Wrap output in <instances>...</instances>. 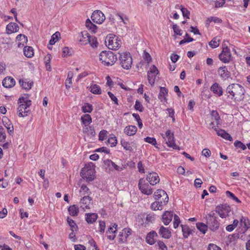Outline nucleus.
<instances>
[{
  "label": "nucleus",
  "mask_w": 250,
  "mask_h": 250,
  "mask_svg": "<svg viewBox=\"0 0 250 250\" xmlns=\"http://www.w3.org/2000/svg\"><path fill=\"white\" fill-rule=\"evenodd\" d=\"M226 93L228 98L235 102H241L244 99L245 90L240 84L232 83L227 86Z\"/></svg>",
  "instance_id": "nucleus-1"
},
{
  "label": "nucleus",
  "mask_w": 250,
  "mask_h": 250,
  "mask_svg": "<svg viewBox=\"0 0 250 250\" xmlns=\"http://www.w3.org/2000/svg\"><path fill=\"white\" fill-rule=\"evenodd\" d=\"M17 114L20 117H24L28 116L31 112L30 106L31 105V101L22 97L19 99Z\"/></svg>",
  "instance_id": "nucleus-2"
},
{
  "label": "nucleus",
  "mask_w": 250,
  "mask_h": 250,
  "mask_svg": "<svg viewBox=\"0 0 250 250\" xmlns=\"http://www.w3.org/2000/svg\"><path fill=\"white\" fill-rule=\"evenodd\" d=\"M99 59L105 66L113 65L117 60V56L110 51H103L99 55Z\"/></svg>",
  "instance_id": "nucleus-3"
},
{
  "label": "nucleus",
  "mask_w": 250,
  "mask_h": 250,
  "mask_svg": "<svg viewBox=\"0 0 250 250\" xmlns=\"http://www.w3.org/2000/svg\"><path fill=\"white\" fill-rule=\"evenodd\" d=\"M206 223L210 230L215 231L219 229L220 223L218 220V217L213 211L208 214L206 216Z\"/></svg>",
  "instance_id": "nucleus-4"
},
{
  "label": "nucleus",
  "mask_w": 250,
  "mask_h": 250,
  "mask_svg": "<svg viewBox=\"0 0 250 250\" xmlns=\"http://www.w3.org/2000/svg\"><path fill=\"white\" fill-rule=\"evenodd\" d=\"M119 61L122 67L129 69L132 64V59L129 52H123L120 54Z\"/></svg>",
  "instance_id": "nucleus-5"
},
{
  "label": "nucleus",
  "mask_w": 250,
  "mask_h": 250,
  "mask_svg": "<svg viewBox=\"0 0 250 250\" xmlns=\"http://www.w3.org/2000/svg\"><path fill=\"white\" fill-rule=\"evenodd\" d=\"M106 40H107V47L110 49L116 50L121 46V40L114 34H110Z\"/></svg>",
  "instance_id": "nucleus-6"
},
{
  "label": "nucleus",
  "mask_w": 250,
  "mask_h": 250,
  "mask_svg": "<svg viewBox=\"0 0 250 250\" xmlns=\"http://www.w3.org/2000/svg\"><path fill=\"white\" fill-rule=\"evenodd\" d=\"M219 58L224 63H228L232 60L230 49L228 46H224L222 52L219 55Z\"/></svg>",
  "instance_id": "nucleus-7"
},
{
  "label": "nucleus",
  "mask_w": 250,
  "mask_h": 250,
  "mask_svg": "<svg viewBox=\"0 0 250 250\" xmlns=\"http://www.w3.org/2000/svg\"><path fill=\"white\" fill-rule=\"evenodd\" d=\"M94 169L84 167L81 170V176L86 181L91 182L94 179Z\"/></svg>",
  "instance_id": "nucleus-8"
},
{
  "label": "nucleus",
  "mask_w": 250,
  "mask_h": 250,
  "mask_svg": "<svg viewBox=\"0 0 250 250\" xmlns=\"http://www.w3.org/2000/svg\"><path fill=\"white\" fill-rule=\"evenodd\" d=\"M138 187L141 192L147 195H151L152 193V189L150 186L146 183L143 178L139 180Z\"/></svg>",
  "instance_id": "nucleus-9"
},
{
  "label": "nucleus",
  "mask_w": 250,
  "mask_h": 250,
  "mask_svg": "<svg viewBox=\"0 0 250 250\" xmlns=\"http://www.w3.org/2000/svg\"><path fill=\"white\" fill-rule=\"evenodd\" d=\"M165 137L163 136V138L166 141V144L168 146L173 148V149H177L178 147L175 143L174 137L173 133L170 130H168L166 131Z\"/></svg>",
  "instance_id": "nucleus-10"
},
{
  "label": "nucleus",
  "mask_w": 250,
  "mask_h": 250,
  "mask_svg": "<svg viewBox=\"0 0 250 250\" xmlns=\"http://www.w3.org/2000/svg\"><path fill=\"white\" fill-rule=\"evenodd\" d=\"M215 211L222 218H224L229 216L230 209L229 206L226 205H221L215 208Z\"/></svg>",
  "instance_id": "nucleus-11"
},
{
  "label": "nucleus",
  "mask_w": 250,
  "mask_h": 250,
  "mask_svg": "<svg viewBox=\"0 0 250 250\" xmlns=\"http://www.w3.org/2000/svg\"><path fill=\"white\" fill-rule=\"evenodd\" d=\"M91 18L94 22L97 24L102 23L105 19L103 13L100 10H95L92 13Z\"/></svg>",
  "instance_id": "nucleus-12"
},
{
  "label": "nucleus",
  "mask_w": 250,
  "mask_h": 250,
  "mask_svg": "<svg viewBox=\"0 0 250 250\" xmlns=\"http://www.w3.org/2000/svg\"><path fill=\"white\" fill-rule=\"evenodd\" d=\"M159 73V71L157 67L153 65L147 72V79L149 83L153 85L155 81L156 76Z\"/></svg>",
  "instance_id": "nucleus-13"
},
{
  "label": "nucleus",
  "mask_w": 250,
  "mask_h": 250,
  "mask_svg": "<svg viewBox=\"0 0 250 250\" xmlns=\"http://www.w3.org/2000/svg\"><path fill=\"white\" fill-rule=\"evenodd\" d=\"M104 163L106 171L109 172L113 170L121 171L123 169L122 167L118 166L110 160L107 159L104 160Z\"/></svg>",
  "instance_id": "nucleus-14"
},
{
  "label": "nucleus",
  "mask_w": 250,
  "mask_h": 250,
  "mask_svg": "<svg viewBox=\"0 0 250 250\" xmlns=\"http://www.w3.org/2000/svg\"><path fill=\"white\" fill-rule=\"evenodd\" d=\"M132 230L128 228L124 229L122 231L120 232L119 242L122 243H125L127 241V239L129 236L131 235Z\"/></svg>",
  "instance_id": "nucleus-15"
},
{
  "label": "nucleus",
  "mask_w": 250,
  "mask_h": 250,
  "mask_svg": "<svg viewBox=\"0 0 250 250\" xmlns=\"http://www.w3.org/2000/svg\"><path fill=\"white\" fill-rule=\"evenodd\" d=\"M146 180L150 185L153 186L159 182L160 178L157 173L152 172L147 175Z\"/></svg>",
  "instance_id": "nucleus-16"
},
{
  "label": "nucleus",
  "mask_w": 250,
  "mask_h": 250,
  "mask_svg": "<svg viewBox=\"0 0 250 250\" xmlns=\"http://www.w3.org/2000/svg\"><path fill=\"white\" fill-rule=\"evenodd\" d=\"M210 89L217 97L223 95V90L221 86L217 83H214L210 86Z\"/></svg>",
  "instance_id": "nucleus-17"
},
{
  "label": "nucleus",
  "mask_w": 250,
  "mask_h": 250,
  "mask_svg": "<svg viewBox=\"0 0 250 250\" xmlns=\"http://www.w3.org/2000/svg\"><path fill=\"white\" fill-rule=\"evenodd\" d=\"M117 225L114 224L111 225L106 231L107 237L109 240H113L116 237L115 233L117 231Z\"/></svg>",
  "instance_id": "nucleus-18"
},
{
  "label": "nucleus",
  "mask_w": 250,
  "mask_h": 250,
  "mask_svg": "<svg viewBox=\"0 0 250 250\" xmlns=\"http://www.w3.org/2000/svg\"><path fill=\"white\" fill-rule=\"evenodd\" d=\"M89 34L86 31H82L78 35V40L81 45L88 43Z\"/></svg>",
  "instance_id": "nucleus-19"
},
{
  "label": "nucleus",
  "mask_w": 250,
  "mask_h": 250,
  "mask_svg": "<svg viewBox=\"0 0 250 250\" xmlns=\"http://www.w3.org/2000/svg\"><path fill=\"white\" fill-rule=\"evenodd\" d=\"M91 198L89 196H84L80 200L81 207L83 209H89L91 204Z\"/></svg>",
  "instance_id": "nucleus-20"
},
{
  "label": "nucleus",
  "mask_w": 250,
  "mask_h": 250,
  "mask_svg": "<svg viewBox=\"0 0 250 250\" xmlns=\"http://www.w3.org/2000/svg\"><path fill=\"white\" fill-rule=\"evenodd\" d=\"M154 196L156 200H158L161 197H165L164 199H163L164 204H166L168 201V196L166 191L164 190L158 189L157 191L154 193Z\"/></svg>",
  "instance_id": "nucleus-21"
},
{
  "label": "nucleus",
  "mask_w": 250,
  "mask_h": 250,
  "mask_svg": "<svg viewBox=\"0 0 250 250\" xmlns=\"http://www.w3.org/2000/svg\"><path fill=\"white\" fill-rule=\"evenodd\" d=\"M173 213L171 211H166L162 215V221L165 225H168L171 221Z\"/></svg>",
  "instance_id": "nucleus-22"
},
{
  "label": "nucleus",
  "mask_w": 250,
  "mask_h": 250,
  "mask_svg": "<svg viewBox=\"0 0 250 250\" xmlns=\"http://www.w3.org/2000/svg\"><path fill=\"white\" fill-rule=\"evenodd\" d=\"M218 72L220 77L223 79H227L230 77V73L226 66H221L218 69Z\"/></svg>",
  "instance_id": "nucleus-23"
},
{
  "label": "nucleus",
  "mask_w": 250,
  "mask_h": 250,
  "mask_svg": "<svg viewBox=\"0 0 250 250\" xmlns=\"http://www.w3.org/2000/svg\"><path fill=\"white\" fill-rule=\"evenodd\" d=\"M19 83L23 88L26 90L30 89L33 84V82L28 79H20Z\"/></svg>",
  "instance_id": "nucleus-24"
},
{
  "label": "nucleus",
  "mask_w": 250,
  "mask_h": 250,
  "mask_svg": "<svg viewBox=\"0 0 250 250\" xmlns=\"http://www.w3.org/2000/svg\"><path fill=\"white\" fill-rule=\"evenodd\" d=\"M16 83L15 80L11 77H6L2 81V84L5 88H11Z\"/></svg>",
  "instance_id": "nucleus-25"
},
{
  "label": "nucleus",
  "mask_w": 250,
  "mask_h": 250,
  "mask_svg": "<svg viewBox=\"0 0 250 250\" xmlns=\"http://www.w3.org/2000/svg\"><path fill=\"white\" fill-rule=\"evenodd\" d=\"M161 236L165 239H169L171 236V231L167 229L162 226L158 231Z\"/></svg>",
  "instance_id": "nucleus-26"
},
{
  "label": "nucleus",
  "mask_w": 250,
  "mask_h": 250,
  "mask_svg": "<svg viewBox=\"0 0 250 250\" xmlns=\"http://www.w3.org/2000/svg\"><path fill=\"white\" fill-rule=\"evenodd\" d=\"M214 130L216 132L217 135L219 136H221L223 138L229 141H232V138L230 136V134H229L228 133H227L225 130L220 129L219 130H217L216 128H214Z\"/></svg>",
  "instance_id": "nucleus-27"
},
{
  "label": "nucleus",
  "mask_w": 250,
  "mask_h": 250,
  "mask_svg": "<svg viewBox=\"0 0 250 250\" xmlns=\"http://www.w3.org/2000/svg\"><path fill=\"white\" fill-rule=\"evenodd\" d=\"M181 227L182 228V231L184 238H188L189 235L192 234L193 232H194L193 230L190 229L187 225H181Z\"/></svg>",
  "instance_id": "nucleus-28"
},
{
  "label": "nucleus",
  "mask_w": 250,
  "mask_h": 250,
  "mask_svg": "<svg viewBox=\"0 0 250 250\" xmlns=\"http://www.w3.org/2000/svg\"><path fill=\"white\" fill-rule=\"evenodd\" d=\"M19 29L18 25L15 22H10L6 26V32L7 34L17 32Z\"/></svg>",
  "instance_id": "nucleus-29"
},
{
  "label": "nucleus",
  "mask_w": 250,
  "mask_h": 250,
  "mask_svg": "<svg viewBox=\"0 0 250 250\" xmlns=\"http://www.w3.org/2000/svg\"><path fill=\"white\" fill-rule=\"evenodd\" d=\"M157 236V233L155 231H151L148 233L146 238V242L149 245L155 243L154 237Z\"/></svg>",
  "instance_id": "nucleus-30"
},
{
  "label": "nucleus",
  "mask_w": 250,
  "mask_h": 250,
  "mask_svg": "<svg viewBox=\"0 0 250 250\" xmlns=\"http://www.w3.org/2000/svg\"><path fill=\"white\" fill-rule=\"evenodd\" d=\"M137 128L135 125H128L124 129V132L128 136H133L136 134Z\"/></svg>",
  "instance_id": "nucleus-31"
},
{
  "label": "nucleus",
  "mask_w": 250,
  "mask_h": 250,
  "mask_svg": "<svg viewBox=\"0 0 250 250\" xmlns=\"http://www.w3.org/2000/svg\"><path fill=\"white\" fill-rule=\"evenodd\" d=\"M168 95V90L164 87H160V90L158 95V98L162 102L166 101V96Z\"/></svg>",
  "instance_id": "nucleus-32"
},
{
  "label": "nucleus",
  "mask_w": 250,
  "mask_h": 250,
  "mask_svg": "<svg viewBox=\"0 0 250 250\" xmlns=\"http://www.w3.org/2000/svg\"><path fill=\"white\" fill-rule=\"evenodd\" d=\"M81 121L84 126H88L92 122L91 116L88 114H85L82 116Z\"/></svg>",
  "instance_id": "nucleus-33"
},
{
  "label": "nucleus",
  "mask_w": 250,
  "mask_h": 250,
  "mask_svg": "<svg viewBox=\"0 0 250 250\" xmlns=\"http://www.w3.org/2000/svg\"><path fill=\"white\" fill-rule=\"evenodd\" d=\"M85 220L89 224L93 223L97 219L98 215L96 213H90L85 214Z\"/></svg>",
  "instance_id": "nucleus-34"
},
{
  "label": "nucleus",
  "mask_w": 250,
  "mask_h": 250,
  "mask_svg": "<svg viewBox=\"0 0 250 250\" xmlns=\"http://www.w3.org/2000/svg\"><path fill=\"white\" fill-rule=\"evenodd\" d=\"M68 211L69 214L71 216H77L78 215L79 212V209L78 207L76 205L70 206L68 208Z\"/></svg>",
  "instance_id": "nucleus-35"
},
{
  "label": "nucleus",
  "mask_w": 250,
  "mask_h": 250,
  "mask_svg": "<svg viewBox=\"0 0 250 250\" xmlns=\"http://www.w3.org/2000/svg\"><path fill=\"white\" fill-rule=\"evenodd\" d=\"M16 39L19 41L18 45L19 47H20L21 45L22 46H24V44L27 42V38L23 34H19L17 37Z\"/></svg>",
  "instance_id": "nucleus-36"
},
{
  "label": "nucleus",
  "mask_w": 250,
  "mask_h": 250,
  "mask_svg": "<svg viewBox=\"0 0 250 250\" xmlns=\"http://www.w3.org/2000/svg\"><path fill=\"white\" fill-rule=\"evenodd\" d=\"M165 205L164 202L156 201L151 204L150 207L151 208L154 210H162L163 206Z\"/></svg>",
  "instance_id": "nucleus-37"
},
{
  "label": "nucleus",
  "mask_w": 250,
  "mask_h": 250,
  "mask_svg": "<svg viewBox=\"0 0 250 250\" xmlns=\"http://www.w3.org/2000/svg\"><path fill=\"white\" fill-rule=\"evenodd\" d=\"M89 89L91 92L94 94H101L102 93V90L99 85L96 84H92L89 86Z\"/></svg>",
  "instance_id": "nucleus-38"
},
{
  "label": "nucleus",
  "mask_w": 250,
  "mask_h": 250,
  "mask_svg": "<svg viewBox=\"0 0 250 250\" xmlns=\"http://www.w3.org/2000/svg\"><path fill=\"white\" fill-rule=\"evenodd\" d=\"M240 224L245 228V230L250 228V221L247 217H242L240 219Z\"/></svg>",
  "instance_id": "nucleus-39"
},
{
  "label": "nucleus",
  "mask_w": 250,
  "mask_h": 250,
  "mask_svg": "<svg viewBox=\"0 0 250 250\" xmlns=\"http://www.w3.org/2000/svg\"><path fill=\"white\" fill-rule=\"evenodd\" d=\"M85 26L89 29L92 32L96 33L97 32V26L94 24L90 20L87 19L85 21Z\"/></svg>",
  "instance_id": "nucleus-40"
},
{
  "label": "nucleus",
  "mask_w": 250,
  "mask_h": 250,
  "mask_svg": "<svg viewBox=\"0 0 250 250\" xmlns=\"http://www.w3.org/2000/svg\"><path fill=\"white\" fill-rule=\"evenodd\" d=\"M24 55L28 58H31L34 55V50L32 47L25 46L23 50Z\"/></svg>",
  "instance_id": "nucleus-41"
},
{
  "label": "nucleus",
  "mask_w": 250,
  "mask_h": 250,
  "mask_svg": "<svg viewBox=\"0 0 250 250\" xmlns=\"http://www.w3.org/2000/svg\"><path fill=\"white\" fill-rule=\"evenodd\" d=\"M83 131L91 136H94L96 134L94 128L92 125L85 126Z\"/></svg>",
  "instance_id": "nucleus-42"
},
{
  "label": "nucleus",
  "mask_w": 250,
  "mask_h": 250,
  "mask_svg": "<svg viewBox=\"0 0 250 250\" xmlns=\"http://www.w3.org/2000/svg\"><path fill=\"white\" fill-rule=\"evenodd\" d=\"M93 109L92 105L89 103H85L82 107V110L83 113H91Z\"/></svg>",
  "instance_id": "nucleus-43"
},
{
  "label": "nucleus",
  "mask_w": 250,
  "mask_h": 250,
  "mask_svg": "<svg viewBox=\"0 0 250 250\" xmlns=\"http://www.w3.org/2000/svg\"><path fill=\"white\" fill-rule=\"evenodd\" d=\"M121 144L122 146L124 147V148L129 152H132L133 151L132 146L131 144L129 142L125 141V140H122L121 141Z\"/></svg>",
  "instance_id": "nucleus-44"
},
{
  "label": "nucleus",
  "mask_w": 250,
  "mask_h": 250,
  "mask_svg": "<svg viewBox=\"0 0 250 250\" xmlns=\"http://www.w3.org/2000/svg\"><path fill=\"white\" fill-rule=\"evenodd\" d=\"M211 116L212 120L216 122L217 125L220 124V121L221 120L220 117L218 113L216 110H212L211 112Z\"/></svg>",
  "instance_id": "nucleus-45"
},
{
  "label": "nucleus",
  "mask_w": 250,
  "mask_h": 250,
  "mask_svg": "<svg viewBox=\"0 0 250 250\" xmlns=\"http://www.w3.org/2000/svg\"><path fill=\"white\" fill-rule=\"evenodd\" d=\"M178 7H179V8L180 9L183 17L188 19H189V11L186 8L184 7L182 5H181L180 6H179V5H176V8Z\"/></svg>",
  "instance_id": "nucleus-46"
},
{
  "label": "nucleus",
  "mask_w": 250,
  "mask_h": 250,
  "mask_svg": "<svg viewBox=\"0 0 250 250\" xmlns=\"http://www.w3.org/2000/svg\"><path fill=\"white\" fill-rule=\"evenodd\" d=\"M197 228L203 234L206 233L207 228H208V224H205L203 223H196Z\"/></svg>",
  "instance_id": "nucleus-47"
},
{
  "label": "nucleus",
  "mask_w": 250,
  "mask_h": 250,
  "mask_svg": "<svg viewBox=\"0 0 250 250\" xmlns=\"http://www.w3.org/2000/svg\"><path fill=\"white\" fill-rule=\"evenodd\" d=\"M73 73L72 71H69L67 74V78L65 80V84L66 88L70 87V84L72 83V78L73 77Z\"/></svg>",
  "instance_id": "nucleus-48"
},
{
  "label": "nucleus",
  "mask_w": 250,
  "mask_h": 250,
  "mask_svg": "<svg viewBox=\"0 0 250 250\" xmlns=\"http://www.w3.org/2000/svg\"><path fill=\"white\" fill-rule=\"evenodd\" d=\"M155 220V215L153 213H151L147 215L146 219V222L145 223V227H146V224H148L150 223H152L154 222Z\"/></svg>",
  "instance_id": "nucleus-49"
},
{
  "label": "nucleus",
  "mask_w": 250,
  "mask_h": 250,
  "mask_svg": "<svg viewBox=\"0 0 250 250\" xmlns=\"http://www.w3.org/2000/svg\"><path fill=\"white\" fill-rule=\"evenodd\" d=\"M239 223V221L237 219H235L233 221V223L232 224H230L228 225L226 229L229 232H231L234 229L237 227Z\"/></svg>",
  "instance_id": "nucleus-50"
},
{
  "label": "nucleus",
  "mask_w": 250,
  "mask_h": 250,
  "mask_svg": "<svg viewBox=\"0 0 250 250\" xmlns=\"http://www.w3.org/2000/svg\"><path fill=\"white\" fill-rule=\"evenodd\" d=\"M60 36V33L59 32H56L52 35L51 40L49 41L50 45L54 44L58 41L59 37Z\"/></svg>",
  "instance_id": "nucleus-51"
},
{
  "label": "nucleus",
  "mask_w": 250,
  "mask_h": 250,
  "mask_svg": "<svg viewBox=\"0 0 250 250\" xmlns=\"http://www.w3.org/2000/svg\"><path fill=\"white\" fill-rule=\"evenodd\" d=\"M88 43L92 47H96L98 46V43L96 37L93 36H89Z\"/></svg>",
  "instance_id": "nucleus-52"
},
{
  "label": "nucleus",
  "mask_w": 250,
  "mask_h": 250,
  "mask_svg": "<svg viewBox=\"0 0 250 250\" xmlns=\"http://www.w3.org/2000/svg\"><path fill=\"white\" fill-rule=\"evenodd\" d=\"M209 45L212 48H215L219 45V40L217 37L214 38L209 42Z\"/></svg>",
  "instance_id": "nucleus-53"
},
{
  "label": "nucleus",
  "mask_w": 250,
  "mask_h": 250,
  "mask_svg": "<svg viewBox=\"0 0 250 250\" xmlns=\"http://www.w3.org/2000/svg\"><path fill=\"white\" fill-rule=\"evenodd\" d=\"M144 141L149 144H151L152 145L157 147L156 146L157 144V142L155 138L153 137H147L144 138Z\"/></svg>",
  "instance_id": "nucleus-54"
},
{
  "label": "nucleus",
  "mask_w": 250,
  "mask_h": 250,
  "mask_svg": "<svg viewBox=\"0 0 250 250\" xmlns=\"http://www.w3.org/2000/svg\"><path fill=\"white\" fill-rule=\"evenodd\" d=\"M50 57H51V55H49V54H48L47 56H46L45 57V65H46V69L48 71H51V65H50Z\"/></svg>",
  "instance_id": "nucleus-55"
},
{
  "label": "nucleus",
  "mask_w": 250,
  "mask_h": 250,
  "mask_svg": "<svg viewBox=\"0 0 250 250\" xmlns=\"http://www.w3.org/2000/svg\"><path fill=\"white\" fill-rule=\"evenodd\" d=\"M134 108L140 112H143L144 109L141 102L137 100L135 102Z\"/></svg>",
  "instance_id": "nucleus-56"
},
{
  "label": "nucleus",
  "mask_w": 250,
  "mask_h": 250,
  "mask_svg": "<svg viewBox=\"0 0 250 250\" xmlns=\"http://www.w3.org/2000/svg\"><path fill=\"white\" fill-rule=\"evenodd\" d=\"M234 145L236 147L240 148L242 150H245L246 149V146L241 141H236L234 143Z\"/></svg>",
  "instance_id": "nucleus-57"
},
{
  "label": "nucleus",
  "mask_w": 250,
  "mask_h": 250,
  "mask_svg": "<svg viewBox=\"0 0 250 250\" xmlns=\"http://www.w3.org/2000/svg\"><path fill=\"white\" fill-rule=\"evenodd\" d=\"M226 193V195L227 196L231 198L233 200H235L236 202L239 203L241 202L240 200L237 197H236L233 193L231 192L230 191H227Z\"/></svg>",
  "instance_id": "nucleus-58"
},
{
  "label": "nucleus",
  "mask_w": 250,
  "mask_h": 250,
  "mask_svg": "<svg viewBox=\"0 0 250 250\" xmlns=\"http://www.w3.org/2000/svg\"><path fill=\"white\" fill-rule=\"evenodd\" d=\"M6 134L4 129L0 126V142H3L5 140Z\"/></svg>",
  "instance_id": "nucleus-59"
},
{
  "label": "nucleus",
  "mask_w": 250,
  "mask_h": 250,
  "mask_svg": "<svg viewBox=\"0 0 250 250\" xmlns=\"http://www.w3.org/2000/svg\"><path fill=\"white\" fill-rule=\"evenodd\" d=\"M107 142L109 144H110V146L111 147L116 146L117 144V140L116 137H112L109 138Z\"/></svg>",
  "instance_id": "nucleus-60"
},
{
  "label": "nucleus",
  "mask_w": 250,
  "mask_h": 250,
  "mask_svg": "<svg viewBox=\"0 0 250 250\" xmlns=\"http://www.w3.org/2000/svg\"><path fill=\"white\" fill-rule=\"evenodd\" d=\"M107 131L105 130H103L101 131L99 134V140L101 141H103L106 139L107 136Z\"/></svg>",
  "instance_id": "nucleus-61"
},
{
  "label": "nucleus",
  "mask_w": 250,
  "mask_h": 250,
  "mask_svg": "<svg viewBox=\"0 0 250 250\" xmlns=\"http://www.w3.org/2000/svg\"><path fill=\"white\" fill-rule=\"evenodd\" d=\"M180 220L178 215L175 214L174 215L173 227L176 229L180 223Z\"/></svg>",
  "instance_id": "nucleus-62"
},
{
  "label": "nucleus",
  "mask_w": 250,
  "mask_h": 250,
  "mask_svg": "<svg viewBox=\"0 0 250 250\" xmlns=\"http://www.w3.org/2000/svg\"><path fill=\"white\" fill-rule=\"evenodd\" d=\"M173 30L175 34L181 36L182 35V30L177 24H173L172 26Z\"/></svg>",
  "instance_id": "nucleus-63"
},
{
  "label": "nucleus",
  "mask_w": 250,
  "mask_h": 250,
  "mask_svg": "<svg viewBox=\"0 0 250 250\" xmlns=\"http://www.w3.org/2000/svg\"><path fill=\"white\" fill-rule=\"evenodd\" d=\"M157 245L161 250H167V247L163 241H158Z\"/></svg>",
  "instance_id": "nucleus-64"
}]
</instances>
